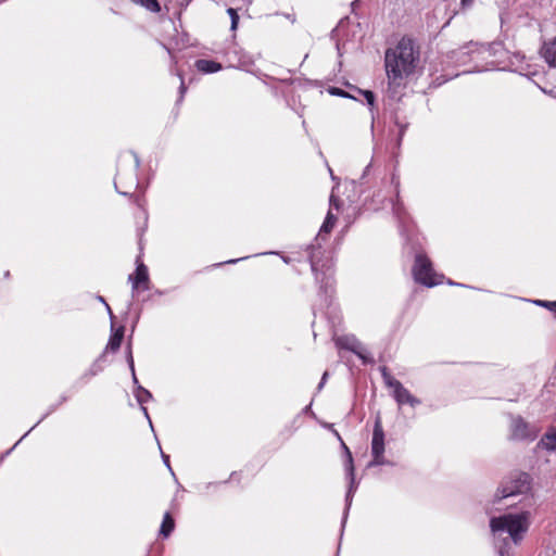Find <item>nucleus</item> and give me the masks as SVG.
<instances>
[{
  "mask_svg": "<svg viewBox=\"0 0 556 556\" xmlns=\"http://www.w3.org/2000/svg\"><path fill=\"white\" fill-rule=\"evenodd\" d=\"M531 515L527 510L492 517L490 529L500 556H509L511 544L518 545L530 527Z\"/></svg>",
  "mask_w": 556,
  "mask_h": 556,
  "instance_id": "1",
  "label": "nucleus"
},
{
  "mask_svg": "<svg viewBox=\"0 0 556 556\" xmlns=\"http://www.w3.org/2000/svg\"><path fill=\"white\" fill-rule=\"evenodd\" d=\"M386 71L389 86H404V79L414 74L419 64V49L410 38H402L394 48L386 51Z\"/></svg>",
  "mask_w": 556,
  "mask_h": 556,
  "instance_id": "2",
  "label": "nucleus"
},
{
  "mask_svg": "<svg viewBox=\"0 0 556 556\" xmlns=\"http://www.w3.org/2000/svg\"><path fill=\"white\" fill-rule=\"evenodd\" d=\"M413 276L416 282L429 288L443 281V275H439L433 270L430 260L424 254L416 255Z\"/></svg>",
  "mask_w": 556,
  "mask_h": 556,
  "instance_id": "3",
  "label": "nucleus"
},
{
  "mask_svg": "<svg viewBox=\"0 0 556 556\" xmlns=\"http://www.w3.org/2000/svg\"><path fill=\"white\" fill-rule=\"evenodd\" d=\"M530 490V477L528 473H519L515 479L506 482L495 494V500L501 501L527 493Z\"/></svg>",
  "mask_w": 556,
  "mask_h": 556,
  "instance_id": "4",
  "label": "nucleus"
},
{
  "mask_svg": "<svg viewBox=\"0 0 556 556\" xmlns=\"http://www.w3.org/2000/svg\"><path fill=\"white\" fill-rule=\"evenodd\" d=\"M384 431L381 425L380 418H377L374 431H372V440H371V455L372 460L369 463V466H380L386 465L388 462L384 456Z\"/></svg>",
  "mask_w": 556,
  "mask_h": 556,
  "instance_id": "5",
  "label": "nucleus"
},
{
  "mask_svg": "<svg viewBox=\"0 0 556 556\" xmlns=\"http://www.w3.org/2000/svg\"><path fill=\"white\" fill-rule=\"evenodd\" d=\"M538 428L526 422L521 417H514L510 424V438L513 440H534Z\"/></svg>",
  "mask_w": 556,
  "mask_h": 556,
  "instance_id": "6",
  "label": "nucleus"
},
{
  "mask_svg": "<svg viewBox=\"0 0 556 556\" xmlns=\"http://www.w3.org/2000/svg\"><path fill=\"white\" fill-rule=\"evenodd\" d=\"M128 280L132 286V296H135L139 290H148L149 274L147 266L143 263H138L135 275H129Z\"/></svg>",
  "mask_w": 556,
  "mask_h": 556,
  "instance_id": "7",
  "label": "nucleus"
},
{
  "mask_svg": "<svg viewBox=\"0 0 556 556\" xmlns=\"http://www.w3.org/2000/svg\"><path fill=\"white\" fill-rule=\"evenodd\" d=\"M343 447H344V451H345V454H346V460H345V469H346V473L350 478V486H349V490H348V493H346V510L349 509V507L351 506V503H352V497H353V494L356 490V484H355V478H354V466H353V457H352V454L349 450V447L342 443Z\"/></svg>",
  "mask_w": 556,
  "mask_h": 556,
  "instance_id": "8",
  "label": "nucleus"
},
{
  "mask_svg": "<svg viewBox=\"0 0 556 556\" xmlns=\"http://www.w3.org/2000/svg\"><path fill=\"white\" fill-rule=\"evenodd\" d=\"M336 345L341 349L349 350L355 353L362 359H365L363 354L364 348L362 343L354 336H341L336 339Z\"/></svg>",
  "mask_w": 556,
  "mask_h": 556,
  "instance_id": "9",
  "label": "nucleus"
},
{
  "mask_svg": "<svg viewBox=\"0 0 556 556\" xmlns=\"http://www.w3.org/2000/svg\"><path fill=\"white\" fill-rule=\"evenodd\" d=\"M392 394L400 406L408 404L412 407H416L420 404V400L415 397L402 383L396 384V389L392 392Z\"/></svg>",
  "mask_w": 556,
  "mask_h": 556,
  "instance_id": "10",
  "label": "nucleus"
},
{
  "mask_svg": "<svg viewBox=\"0 0 556 556\" xmlns=\"http://www.w3.org/2000/svg\"><path fill=\"white\" fill-rule=\"evenodd\" d=\"M540 54L549 67L556 68V37L543 42Z\"/></svg>",
  "mask_w": 556,
  "mask_h": 556,
  "instance_id": "11",
  "label": "nucleus"
},
{
  "mask_svg": "<svg viewBox=\"0 0 556 556\" xmlns=\"http://www.w3.org/2000/svg\"><path fill=\"white\" fill-rule=\"evenodd\" d=\"M309 262H311L312 271L315 274L316 280L324 283L325 288L331 287L332 273L330 270V267H328L325 271L319 274L318 263L315 261L314 254H311Z\"/></svg>",
  "mask_w": 556,
  "mask_h": 556,
  "instance_id": "12",
  "label": "nucleus"
},
{
  "mask_svg": "<svg viewBox=\"0 0 556 556\" xmlns=\"http://www.w3.org/2000/svg\"><path fill=\"white\" fill-rule=\"evenodd\" d=\"M195 67L199 72L210 74L222 70V65L215 61L200 59L195 62Z\"/></svg>",
  "mask_w": 556,
  "mask_h": 556,
  "instance_id": "13",
  "label": "nucleus"
},
{
  "mask_svg": "<svg viewBox=\"0 0 556 556\" xmlns=\"http://www.w3.org/2000/svg\"><path fill=\"white\" fill-rule=\"evenodd\" d=\"M123 338H124V327L121 326L110 337L109 343L106 345V350H110L112 352H116L121 348Z\"/></svg>",
  "mask_w": 556,
  "mask_h": 556,
  "instance_id": "14",
  "label": "nucleus"
},
{
  "mask_svg": "<svg viewBox=\"0 0 556 556\" xmlns=\"http://www.w3.org/2000/svg\"><path fill=\"white\" fill-rule=\"evenodd\" d=\"M540 444L546 450H556V427L551 428L541 439Z\"/></svg>",
  "mask_w": 556,
  "mask_h": 556,
  "instance_id": "15",
  "label": "nucleus"
},
{
  "mask_svg": "<svg viewBox=\"0 0 556 556\" xmlns=\"http://www.w3.org/2000/svg\"><path fill=\"white\" fill-rule=\"evenodd\" d=\"M174 528H175V521H174L173 517L170 516L169 513H165L161 528H160V533L164 538H167L173 532Z\"/></svg>",
  "mask_w": 556,
  "mask_h": 556,
  "instance_id": "16",
  "label": "nucleus"
},
{
  "mask_svg": "<svg viewBox=\"0 0 556 556\" xmlns=\"http://www.w3.org/2000/svg\"><path fill=\"white\" fill-rule=\"evenodd\" d=\"M135 396L139 404H144L152 399V394L149 390L144 389L141 386H138L135 390Z\"/></svg>",
  "mask_w": 556,
  "mask_h": 556,
  "instance_id": "17",
  "label": "nucleus"
},
{
  "mask_svg": "<svg viewBox=\"0 0 556 556\" xmlns=\"http://www.w3.org/2000/svg\"><path fill=\"white\" fill-rule=\"evenodd\" d=\"M131 2L139 4L151 12H159L161 7L157 0H130Z\"/></svg>",
  "mask_w": 556,
  "mask_h": 556,
  "instance_id": "18",
  "label": "nucleus"
},
{
  "mask_svg": "<svg viewBox=\"0 0 556 556\" xmlns=\"http://www.w3.org/2000/svg\"><path fill=\"white\" fill-rule=\"evenodd\" d=\"M337 217L329 211L324 224L320 227L319 235L325 232L329 233L336 224Z\"/></svg>",
  "mask_w": 556,
  "mask_h": 556,
  "instance_id": "19",
  "label": "nucleus"
},
{
  "mask_svg": "<svg viewBox=\"0 0 556 556\" xmlns=\"http://www.w3.org/2000/svg\"><path fill=\"white\" fill-rule=\"evenodd\" d=\"M381 374H382V378H383V381L386 383V386L390 389H392V392L396 389V384H401V382L399 380H396L395 378H393L387 370L386 367H382L381 368Z\"/></svg>",
  "mask_w": 556,
  "mask_h": 556,
  "instance_id": "20",
  "label": "nucleus"
},
{
  "mask_svg": "<svg viewBox=\"0 0 556 556\" xmlns=\"http://www.w3.org/2000/svg\"><path fill=\"white\" fill-rule=\"evenodd\" d=\"M381 374H382V378H383V381L386 383V386L390 389H392V392L396 389V384H401V382L399 380H396L395 378H393L387 370L386 367H382L381 368Z\"/></svg>",
  "mask_w": 556,
  "mask_h": 556,
  "instance_id": "21",
  "label": "nucleus"
},
{
  "mask_svg": "<svg viewBox=\"0 0 556 556\" xmlns=\"http://www.w3.org/2000/svg\"><path fill=\"white\" fill-rule=\"evenodd\" d=\"M126 358H127V363L129 365V368L131 370L132 381L138 387L140 384L138 382V379H137V376H136V372H135V364H134V357H132V352H131L130 345H128Z\"/></svg>",
  "mask_w": 556,
  "mask_h": 556,
  "instance_id": "22",
  "label": "nucleus"
},
{
  "mask_svg": "<svg viewBox=\"0 0 556 556\" xmlns=\"http://www.w3.org/2000/svg\"><path fill=\"white\" fill-rule=\"evenodd\" d=\"M535 305L545 307L549 309L551 312H554L556 314V301H544V300H535L533 301Z\"/></svg>",
  "mask_w": 556,
  "mask_h": 556,
  "instance_id": "23",
  "label": "nucleus"
},
{
  "mask_svg": "<svg viewBox=\"0 0 556 556\" xmlns=\"http://www.w3.org/2000/svg\"><path fill=\"white\" fill-rule=\"evenodd\" d=\"M227 13L228 15L230 16V20H231V30H236L237 27H238V23H239V15L237 13V11L232 8H229L227 10Z\"/></svg>",
  "mask_w": 556,
  "mask_h": 556,
  "instance_id": "24",
  "label": "nucleus"
},
{
  "mask_svg": "<svg viewBox=\"0 0 556 556\" xmlns=\"http://www.w3.org/2000/svg\"><path fill=\"white\" fill-rule=\"evenodd\" d=\"M358 92L362 93L365 97V99H366V101H367L369 106H374L375 94L371 91H369V90H365V91L358 90Z\"/></svg>",
  "mask_w": 556,
  "mask_h": 556,
  "instance_id": "25",
  "label": "nucleus"
},
{
  "mask_svg": "<svg viewBox=\"0 0 556 556\" xmlns=\"http://www.w3.org/2000/svg\"><path fill=\"white\" fill-rule=\"evenodd\" d=\"M475 0H460V5L463 9H468L472 5Z\"/></svg>",
  "mask_w": 556,
  "mask_h": 556,
  "instance_id": "26",
  "label": "nucleus"
},
{
  "mask_svg": "<svg viewBox=\"0 0 556 556\" xmlns=\"http://www.w3.org/2000/svg\"><path fill=\"white\" fill-rule=\"evenodd\" d=\"M162 458H163L164 464H165V465L167 466V468L170 470V472H172V473H174V472H173V470H172V467H170V465H169V456H168V455H166V454H164V453H162Z\"/></svg>",
  "mask_w": 556,
  "mask_h": 556,
  "instance_id": "27",
  "label": "nucleus"
},
{
  "mask_svg": "<svg viewBox=\"0 0 556 556\" xmlns=\"http://www.w3.org/2000/svg\"><path fill=\"white\" fill-rule=\"evenodd\" d=\"M327 378H328V372H327V371H325V372H324V375H323V377H321V380H320V382H319V384H318V390H320V389L324 387V384H325V382H326Z\"/></svg>",
  "mask_w": 556,
  "mask_h": 556,
  "instance_id": "28",
  "label": "nucleus"
},
{
  "mask_svg": "<svg viewBox=\"0 0 556 556\" xmlns=\"http://www.w3.org/2000/svg\"><path fill=\"white\" fill-rule=\"evenodd\" d=\"M330 205L334 206L336 208L339 207V200L333 195L330 197Z\"/></svg>",
  "mask_w": 556,
  "mask_h": 556,
  "instance_id": "29",
  "label": "nucleus"
},
{
  "mask_svg": "<svg viewBox=\"0 0 556 556\" xmlns=\"http://www.w3.org/2000/svg\"><path fill=\"white\" fill-rule=\"evenodd\" d=\"M179 92H180V100H181L184 94H185V92H186V86H185L182 79H181V84H180V87H179Z\"/></svg>",
  "mask_w": 556,
  "mask_h": 556,
  "instance_id": "30",
  "label": "nucleus"
},
{
  "mask_svg": "<svg viewBox=\"0 0 556 556\" xmlns=\"http://www.w3.org/2000/svg\"><path fill=\"white\" fill-rule=\"evenodd\" d=\"M141 410H142V414H144V416H146V417H147V419L149 420L150 426L152 427V421H151L150 416H149V414H148V409H147V407H144V406H142V405H141Z\"/></svg>",
  "mask_w": 556,
  "mask_h": 556,
  "instance_id": "31",
  "label": "nucleus"
},
{
  "mask_svg": "<svg viewBox=\"0 0 556 556\" xmlns=\"http://www.w3.org/2000/svg\"><path fill=\"white\" fill-rule=\"evenodd\" d=\"M369 172H370V164L365 167L361 179L364 180L366 178V176L369 174Z\"/></svg>",
  "mask_w": 556,
  "mask_h": 556,
  "instance_id": "32",
  "label": "nucleus"
},
{
  "mask_svg": "<svg viewBox=\"0 0 556 556\" xmlns=\"http://www.w3.org/2000/svg\"><path fill=\"white\" fill-rule=\"evenodd\" d=\"M105 307H106L108 313H109V315H110L111 323L113 324L114 315H113V313H112V309H111V307L109 306V304H105Z\"/></svg>",
  "mask_w": 556,
  "mask_h": 556,
  "instance_id": "33",
  "label": "nucleus"
},
{
  "mask_svg": "<svg viewBox=\"0 0 556 556\" xmlns=\"http://www.w3.org/2000/svg\"><path fill=\"white\" fill-rule=\"evenodd\" d=\"M98 374V369L96 368V366H92L89 370V376H96Z\"/></svg>",
  "mask_w": 556,
  "mask_h": 556,
  "instance_id": "34",
  "label": "nucleus"
},
{
  "mask_svg": "<svg viewBox=\"0 0 556 556\" xmlns=\"http://www.w3.org/2000/svg\"><path fill=\"white\" fill-rule=\"evenodd\" d=\"M98 374V369L96 368V366H92L89 370V376H96Z\"/></svg>",
  "mask_w": 556,
  "mask_h": 556,
  "instance_id": "35",
  "label": "nucleus"
},
{
  "mask_svg": "<svg viewBox=\"0 0 556 556\" xmlns=\"http://www.w3.org/2000/svg\"><path fill=\"white\" fill-rule=\"evenodd\" d=\"M244 258H245V257H240V258H237V260H229V261H227L226 263H228V264H233V263H237V262H239V261H241V260H244Z\"/></svg>",
  "mask_w": 556,
  "mask_h": 556,
  "instance_id": "36",
  "label": "nucleus"
},
{
  "mask_svg": "<svg viewBox=\"0 0 556 556\" xmlns=\"http://www.w3.org/2000/svg\"><path fill=\"white\" fill-rule=\"evenodd\" d=\"M392 182L395 185V187L397 188L399 186V179L395 177V175L392 176Z\"/></svg>",
  "mask_w": 556,
  "mask_h": 556,
  "instance_id": "37",
  "label": "nucleus"
},
{
  "mask_svg": "<svg viewBox=\"0 0 556 556\" xmlns=\"http://www.w3.org/2000/svg\"><path fill=\"white\" fill-rule=\"evenodd\" d=\"M332 93H334V94L345 96V92H343V91H339L338 89H334V90L332 91Z\"/></svg>",
  "mask_w": 556,
  "mask_h": 556,
  "instance_id": "38",
  "label": "nucleus"
},
{
  "mask_svg": "<svg viewBox=\"0 0 556 556\" xmlns=\"http://www.w3.org/2000/svg\"><path fill=\"white\" fill-rule=\"evenodd\" d=\"M99 300L100 302L104 303V305L108 304L102 296H99Z\"/></svg>",
  "mask_w": 556,
  "mask_h": 556,
  "instance_id": "39",
  "label": "nucleus"
},
{
  "mask_svg": "<svg viewBox=\"0 0 556 556\" xmlns=\"http://www.w3.org/2000/svg\"><path fill=\"white\" fill-rule=\"evenodd\" d=\"M404 134V129H401L400 137H402Z\"/></svg>",
  "mask_w": 556,
  "mask_h": 556,
  "instance_id": "40",
  "label": "nucleus"
},
{
  "mask_svg": "<svg viewBox=\"0 0 556 556\" xmlns=\"http://www.w3.org/2000/svg\"><path fill=\"white\" fill-rule=\"evenodd\" d=\"M136 166H139V160L136 159Z\"/></svg>",
  "mask_w": 556,
  "mask_h": 556,
  "instance_id": "41",
  "label": "nucleus"
}]
</instances>
